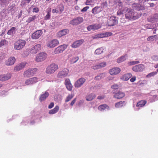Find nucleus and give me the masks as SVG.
Listing matches in <instances>:
<instances>
[{"mask_svg":"<svg viewBox=\"0 0 158 158\" xmlns=\"http://www.w3.org/2000/svg\"><path fill=\"white\" fill-rule=\"evenodd\" d=\"M47 14L44 17V19L45 20L49 19L51 17V10L50 9L49 10H48L47 11Z\"/></svg>","mask_w":158,"mask_h":158,"instance_id":"43","label":"nucleus"},{"mask_svg":"<svg viewBox=\"0 0 158 158\" xmlns=\"http://www.w3.org/2000/svg\"><path fill=\"white\" fill-rule=\"evenodd\" d=\"M69 101V95L68 96L65 100V102L64 105V106L65 109H68L69 107V103L68 102Z\"/></svg>","mask_w":158,"mask_h":158,"instance_id":"41","label":"nucleus"},{"mask_svg":"<svg viewBox=\"0 0 158 158\" xmlns=\"http://www.w3.org/2000/svg\"><path fill=\"white\" fill-rule=\"evenodd\" d=\"M16 60L14 56L10 57L5 62V64L7 66H11L14 64Z\"/></svg>","mask_w":158,"mask_h":158,"instance_id":"12","label":"nucleus"},{"mask_svg":"<svg viewBox=\"0 0 158 158\" xmlns=\"http://www.w3.org/2000/svg\"><path fill=\"white\" fill-rule=\"evenodd\" d=\"M118 5L119 6V8H121V7L122 8H124L123 7L122 3L121 2H118Z\"/></svg>","mask_w":158,"mask_h":158,"instance_id":"64","label":"nucleus"},{"mask_svg":"<svg viewBox=\"0 0 158 158\" xmlns=\"http://www.w3.org/2000/svg\"><path fill=\"white\" fill-rule=\"evenodd\" d=\"M16 29L14 27H12L7 32V34L10 35H13L15 33Z\"/></svg>","mask_w":158,"mask_h":158,"instance_id":"32","label":"nucleus"},{"mask_svg":"<svg viewBox=\"0 0 158 158\" xmlns=\"http://www.w3.org/2000/svg\"><path fill=\"white\" fill-rule=\"evenodd\" d=\"M127 55L122 56L121 57L117 59V62L119 63L126 60L127 58Z\"/></svg>","mask_w":158,"mask_h":158,"instance_id":"33","label":"nucleus"},{"mask_svg":"<svg viewBox=\"0 0 158 158\" xmlns=\"http://www.w3.org/2000/svg\"><path fill=\"white\" fill-rule=\"evenodd\" d=\"M118 23V20L116 19L114 16L110 17L109 19V25L110 26H113L117 24Z\"/></svg>","mask_w":158,"mask_h":158,"instance_id":"22","label":"nucleus"},{"mask_svg":"<svg viewBox=\"0 0 158 158\" xmlns=\"http://www.w3.org/2000/svg\"><path fill=\"white\" fill-rule=\"evenodd\" d=\"M54 104L53 102L51 103L48 106V108L49 109L52 108L54 106Z\"/></svg>","mask_w":158,"mask_h":158,"instance_id":"59","label":"nucleus"},{"mask_svg":"<svg viewBox=\"0 0 158 158\" xmlns=\"http://www.w3.org/2000/svg\"><path fill=\"white\" fill-rule=\"evenodd\" d=\"M47 57V54L44 52H41L37 55L35 60L37 62H41L44 60Z\"/></svg>","mask_w":158,"mask_h":158,"instance_id":"8","label":"nucleus"},{"mask_svg":"<svg viewBox=\"0 0 158 158\" xmlns=\"http://www.w3.org/2000/svg\"><path fill=\"white\" fill-rule=\"evenodd\" d=\"M132 76L131 73H127L121 77V79L123 80L127 81Z\"/></svg>","mask_w":158,"mask_h":158,"instance_id":"31","label":"nucleus"},{"mask_svg":"<svg viewBox=\"0 0 158 158\" xmlns=\"http://www.w3.org/2000/svg\"><path fill=\"white\" fill-rule=\"evenodd\" d=\"M125 95V94L124 93L119 91L114 95V97L117 99H120L123 97Z\"/></svg>","mask_w":158,"mask_h":158,"instance_id":"25","label":"nucleus"},{"mask_svg":"<svg viewBox=\"0 0 158 158\" xmlns=\"http://www.w3.org/2000/svg\"><path fill=\"white\" fill-rule=\"evenodd\" d=\"M136 77L135 76H134L132 78H131L130 80V81L132 82H134L136 80Z\"/></svg>","mask_w":158,"mask_h":158,"instance_id":"63","label":"nucleus"},{"mask_svg":"<svg viewBox=\"0 0 158 158\" xmlns=\"http://www.w3.org/2000/svg\"><path fill=\"white\" fill-rule=\"evenodd\" d=\"M7 93V92L5 91H3L0 93V96H3Z\"/></svg>","mask_w":158,"mask_h":158,"instance_id":"60","label":"nucleus"},{"mask_svg":"<svg viewBox=\"0 0 158 158\" xmlns=\"http://www.w3.org/2000/svg\"><path fill=\"white\" fill-rule=\"evenodd\" d=\"M139 63V61H133L128 62V64L129 65H135L136 64H138Z\"/></svg>","mask_w":158,"mask_h":158,"instance_id":"49","label":"nucleus"},{"mask_svg":"<svg viewBox=\"0 0 158 158\" xmlns=\"http://www.w3.org/2000/svg\"><path fill=\"white\" fill-rule=\"evenodd\" d=\"M118 87V86L117 84H114L111 86V88L113 89H117Z\"/></svg>","mask_w":158,"mask_h":158,"instance_id":"61","label":"nucleus"},{"mask_svg":"<svg viewBox=\"0 0 158 158\" xmlns=\"http://www.w3.org/2000/svg\"><path fill=\"white\" fill-rule=\"evenodd\" d=\"M26 43L23 40H19L16 41L14 44V48L16 50H20L24 48Z\"/></svg>","mask_w":158,"mask_h":158,"instance_id":"2","label":"nucleus"},{"mask_svg":"<svg viewBox=\"0 0 158 158\" xmlns=\"http://www.w3.org/2000/svg\"><path fill=\"white\" fill-rule=\"evenodd\" d=\"M54 100L57 102H60L62 100L61 97L60 95H56L54 97Z\"/></svg>","mask_w":158,"mask_h":158,"instance_id":"42","label":"nucleus"},{"mask_svg":"<svg viewBox=\"0 0 158 158\" xmlns=\"http://www.w3.org/2000/svg\"><path fill=\"white\" fill-rule=\"evenodd\" d=\"M103 50L104 49L102 47L98 48L95 50L94 53L97 55L100 54L103 52Z\"/></svg>","mask_w":158,"mask_h":158,"instance_id":"39","label":"nucleus"},{"mask_svg":"<svg viewBox=\"0 0 158 158\" xmlns=\"http://www.w3.org/2000/svg\"><path fill=\"white\" fill-rule=\"evenodd\" d=\"M48 95L49 93L47 91L43 93L40 96V101L41 102L44 101Z\"/></svg>","mask_w":158,"mask_h":158,"instance_id":"24","label":"nucleus"},{"mask_svg":"<svg viewBox=\"0 0 158 158\" xmlns=\"http://www.w3.org/2000/svg\"><path fill=\"white\" fill-rule=\"evenodd\" d=\"M83 21L82 17H78L76 19H73L71 22V23L73 25H77L80 24Z\"/></svg>","mask_w":158,"mask_h":158,"instance_id":"16","label":"nucleus"},{"mask_svg":"<svg viewBox=\"0 0 158 158\" xmlns=\"http://www.w3.org/2000/svg\"><path fill=\"white\" fill-rule=\"evenodd\" d=\"M8 44V42L5 40L3 39L0 41V47L6 45Z\"/></svg>","mask_w":158,"mask_h":158,"instance_id":"44","label":"nucleus"},{"mask_svg":"<svg viewBox=\"0 0 158 158\" xmlns=\"http://www.w3.org/2000/svg\"><path fill=\"white\" fill-rule=\"evenodd\" d=\"M147 102L145 100H141L138 102L136 105V106L141 107L143 106Z\"/></svg>","mask_w":158,"mask_h":158,"instance_id":"34","label":"nucleus"},{"mask_svg":"<svg viewBox=\"0 0 158 158\" xmlns=\"http://www.w3.org/2000/svg\"><path fill=\"white\" fill-rule=\"evenodd\" d=\"M39 11V10L38 7H35L33 9L32 12H33L37 13Z\"/></svg>","mask_w":158,"mask_h":158,"instance_id":"57","label":"nucleus"},{"mask_svg":"<svg viewBox=\"0 0 158 158\" xmlns=\"http://www.w3.org/2000/svg\"><path fill=\"white\" fill-rule=\"evenodd\" d=\"M156 25L155 24H149L145 25V27L148 29H153L156 27Z\"/></svg>","mask_w":158,"mask_h":158,"instance_id":"40","label":"nucleus"},{"mask_svg":"<svg viewBox=\"0 0 158 158\" xmlns=\"http://www.w3.org/2000/svg\"><path fill=\"white\" fill-rule=\"evenodd\" d=\"M40 80L36 77H34L30 78L25 80V84L26 85H32L37 82Z\"/></svg>","mask_w":158,"mask_h":158,"instance_id":"5","label":"nucleus"},{"mask_svg":"<svg viewBox=\"0 0 158 158\" xmlns=\"http://www.w3.org/2000/svg\"><path fill=\"white\" fill-rule=\"evenodd\" d=\"M42 31L40 30L37 31L32 34L31 37L33 39H37L42 35Z\"/></svg>","mask_w":158,"mask_h":158,"instance_id":"15","label":"nucleus"},{"mask_svg":"<svg viewBox=\"0 0 158 158\" xmlns=\"http://www.w3.org/2000/svg\"><path fill=\"white\" fill-rule=\"evenodd\" d=\"M106 73H100L96 76L95 78V80H99L101 78H104L105 77Z\"/></svg>","mask_w":158,"mask_h":158,"instance_id":"38","label":"nucleus"},{"mask_svg":"<svg viewBox=\"0 0 158 158\" xmlns=\"http://www.w3.org/2000/svg\"><path fill=\"white\" fill-rule=\"evenodd\" d=\"M31 0H23L21 2L20 6H23L27 3H29L30 2Z\"/></svg>","mask_w":158,"mask_h":158,"instance_id":"47","label":"nucleus"},{"mask_svg":"<svg viewBox=\"0 0 158 158\" xmlns=\"http://www.w3.org/2000/svg\"><path fill=\"white\" fill-rule=\"evenodd\" d=\"M98 38H102L105 37V35L104 34H98Z\"/></svg>","mask_w":158,"mask_h":158,"instance_id":"62","label":"nucleus"},{"mask_svg":"<svg viewBox=\"0 0 158 158\" xmlns=\"http://www.w3.org/2000/svg\"><path fill=\"white\" fill-rule=\"evenodd\" d=\"M58 69V65L53 63L47 67L46 69V72L48 74H50L54 73Z\"/></svg>","mask_w":158,"mask_h":158,"instance_id":"3","label":"nucleus"},{"mask_svg":"<svg viewBox=\"0 0 158 158\" xmlns=\"http://www.w3.org/2000/svg\"><path fill=\"white\" fill-rule=\"evenodd\" d=\"M93 0H87L85 2V4L87 5H89L92 3Z\"/></svg>","mask_w":158,"mask_h":158,"instance_id":"53","label":"nucleus"},{"mask_svg":"<svg viewBox=\"0 0 158 158\" xmlns=\"http://www.w3.org/2000/svg\"><path fill=\"white\" fill-rule=\"evenodd\" d=\"M64 10V6L62 4H60L57 7L52 10V13H61Z\"/></svg>","mask_w":158,"mask_h":158,"instance_id":"11","label":"nucleus"},{"mask_svg":"<svg viewBox=\"0 0 158 158\" xmlns=\"http://www.w3.org/2000/svg\"><path fill=\"white\" fill-rule=\"evenodd\" d=\"M67 47V45L65 44L60 46L55 49L54 51V53L55 54L61 53Z\"/></svg>","mask_w":158,"mask_h":158,"instance_id":"7","label":"nucleus"},{"mask_svg":"<svg viewBox=\"0 0 158 158\" xmlns=\"http://www.w3.org/2000/svg\"><path fill=\"white\" fill-rule=\"evenodd\" d=\"M10 0H0V4L2 6L7 5Z\"/></svg>","mask_w":158,"mask_h":158,"instance_id":"37","label":"nucleus"},{"mask_svg":"<svg viewBox=\"0 0 158 158\" xmlns=\"http://www.w3.org/2000/svg\"><path fill=\"white\" fill-rule=\"evenodd\" d=\"M95 97V95L94 94H90L86 97V100L88 101H90L92 100Z\"/></svg>","mask_w":158,"mask_h":158,"instance_id":"35","label":"nucleus"},{"mask_svg":"<svg viewBox=\"0 0 158 158\" xmlns=\"http://www.w3.org/2000/svg\"><path fill=\"white\" fill-rule=\"evenodd\" d=\"M145 68L143 64H140L133 66L132 69L135 72H141L144 70Z\"/></svg>","mask_w":158,"mask_h":158,"instance_id":"14","label":"nucleus"},{"mask_svg":"<svg viewBox=\"0 0 158 158\" xmlns=\"http://www.w3.org/2000/svg\"><path fill=\"white\" fill-rule=\"evenodd\" d=\"M69 72L67 69H64L61 71H60L57 75V77L62 78L65 77L68 74Z\"/></svg>","mask_w":158,"mask_h":158,"instance_id":"9","label":"nucleus"},{"mask_svg":"<svg viewBox=\"0 0 158 158\" xmlns=\"http://www.w3.org/2000/svg\"><path fill=\"white\" fill-rule=\"evenodd\" d=\"M59 44L58 40L56 39H53L48 41L47 43V46L51 48L55 47Z\"/></svg>","mask_w":158,"mask_h":158,"instance_id":"6","label":"nucleus"},{"mask_svg":"<svg viewBox=\"0 0 158 158\" xmlns=\"http://www.w3.org/2000/svg\"><path fill=\"white\" fill-rule=\"evenodd\" d=\"M151 59L155 61H158V56L156 55H154L152 56L151 57Z\"/></svg>","mask_w":158,"mask_h":158,"instance_id":"51","label":"nucleus"},{"mask_svg":"<svg viewBox=\"0 0 158 158\" xmlns=\"http://www.w3.org/2000/svg\"><path fill=\"white\" fill-rule=\"evenodd\" d=\"M101 27V26L100 24H94L88 26L87 29L89 31L91 30L94 31L100 29Z\"/></svg>","mask_w":158,"mask_h":158,"instance_id":"10","label":"nucleus"},{"mask_svg":"<svg viewBox=\"0 0 158 158\" xmlns=\"http://www.w3.org/2000/svg\"><path fill=\"white\" fill-rule=\"evenodd\" d=\"M64 85H65L67 89L69 90V79L66 78L64 82Z\"/></svg>","mask_w":158,"mask_h":158,"instance_id":"46","label":"nucleus"},{"mask_svg":"<svg viewBox=\"0 0 158 158\" xmlns=\"http://www.w3.org/2000/svg\"><path fill=\"white\" fill-rule=\"evenodd\" d=\"M98 109L101 111H103L104 110H108L109 109V108L106 104H104L99 106L98 107Z\"/></svg>","mask_w":158,"mask_h":158,"instance_id":"26","label":"nucleus"},{"mask_svg":"<svg viewBox=\"0 0 158 158\" xmlns=\"http://www.w3.org/2000/svg\"><path fill=\"white\" fill-rule=\"evenodd\" d=\"M89 6H86L83 8L82 10H81V12H85L89 9Z\"/></svg>","mask_w":158,"mask_h":158,"instance_id":"56","label":"nucleus"},{"mask_svg":"<svg viewBox=\"0 0 158 158\" xmlns=\"http://www.w3.org/2000/svg\"><path fill=\"white\" fill-rule=\"evenodd\" d=\"M125 104L126 103L125 102H120L115 104V107L117 108H120L124 106Z\"/></svg>","mask_w":158,"mask_h":158,"instance_id":"36","label":"nucleus"},{"mask_svg":"<svg viewBox=\"0 0 158 158\" xmlns=\"http://www.w3.org/2000/svg\"><path fill=\"white\" fill-rule=\"evenodd\" d=\"M158 40V35H154L149 36L147 38V40L148 41L152 42Z\"/></svg>","mask_w":158,"mask_h":158,"instance_id":"28","label":"nucleus"},{"mask_svg":"<svg viewBox=\"0 0 158 158\" xmlns=\"http://www.w3.org/2000/svg\"><path fill=\"white\" fill-rule=\"evenodd\" d=\"M157 74V72L156 71L152 72L148 74L146 77L148 78H150L155 76Z\"/></svg>","mask_w":158,"mask_h":158,"instance_id":"45","label":"nucleus"},{"mask_svg":"<svg viewBox=\"0 0 158 158\" xmlns=\"http://www.w3.org/2000/svg\"><path fill=\"white\" fill-rule=\"evenodd\" d=\"M125 15L127 19L133 20L137 19L140 17L141 15L138 14L132 9L127 8V10H126Z\"/></svg>","mask_w":158,"mask_h":158,"instance_id":"1","label":"nucleus"},{"mask_svg":"<svg viewBox=\"0 0 158 158\" xmlns=\"http://www.w3.org/2000/svg\"><path fill=\"white\" fill-rule=\"evenodd\" d=\"M36 18V16L34 15L33 16H32V17H29L27 20V22L28 23H30L31 22L34 20Z\"/></svg>","mask_w":158,"mask_h":158,"instance_id":"48","label":"nucleus"},{"mask_svg":"<svg viewBox=\"0 0 158 158\" xmlns=\"http://www.w3.org/2000/svg\"><path fill=\"white\" fill-rule=\"evenodd\" d=\"M84 42L83 40H80L74 42L71 46L73 48H77L80 46Z\"/></svg>","mask_w":158,"mask_h":158,"instance_id":"20","label":"nucleus"},{"mask_svg":"<svg viewBox=\"0 0 158 158\" xmlns=\"http://www.w3.org/2000/svg\"><path fill=\"white\" fill-rule=\"evenodd\" d=\"M85 81V79L84 78H81L78 79L75 83L76 87L79 88L81 86Z\"/></svg>","mask_w":158,"mask_h":158,"instance_id":"17","label":"nucleus"},{"mask_svg":"<svg viewBox=\"0 0 158 158\" xmlns=\"http://www.w3.org/2000/svg\"><path fill=\"white\" fill-rule=\"evenodd\" d=\"M59 107L58 106H56L55 108L49 111V114H53L56 113L59 110Z\"/></svg>","mask_w":158,"mask_h":158,"instance_id":"30","label":"nucleus"},{"mask_svg":"<svg viewBox=\"0 0 158 158\" xmlns=\"http://www.w3.org/2000/svg\"><path fill=\"white\" fill-rule=\"evenodd\" d=\"M11 76L10 73H8L6 75H2L0 76V81H5L10 79Z\"/></svg>","mask_w":158,"mask_h":158,"instance_id":"21","label":"nucleus"},{"mask_svg":"<svg viewBox=\"0 0 158 158\" xmlns=\"http://www.w3.org/2000/svg\"><path fill=\"white\" fill-rule=\"evenodd\" d=\"M98 65L100 69L106 66V63L105 62H102L100 63L99 64H98Z\"/></svg>","mask_w":158,"mask_h":158,"instance_id":"52","label":"nucleus"},{"mask_svg":"<svg viewBox=\"0 0 158 158\" xmlns=\"http://www.w3.org/2000/svg\"><path fill=\"white\" fill-rule=\"evenodd\" d=\"M153 18L155 20V21H158V14H156L154 15L153 16Z\"/></svg>","mask_w":158,"mask_h":158,"instance_id":"54","label":"nucleus"},{"mask_svg":"<svg viewBox=\"0 0 158 158\" xmlns=\"http://www.w3.org/2000/svg\"><path fill=\"white\" fill-rule=\"evenodd\" d=\"M92 68L94 69H100L98 64L93 65L91 67Z\"/></svg>","mask_w":158,"mask_h":158,"instance_id":"55","label":"nucleus"},{"mask_svg":"<svg viewBox=\"0 0 158 158\" xmlns=\"http://www.w3.org/2000/svg\"><path fill=\"white\" fill-rule=\"evenodd\" d=\"M41 47V45L39 44L35 45L31 48V52L33 54L36 53L40 50Z\"/></svg>","mask_w":158,"mask_h":158,"instance_id":"18","label":"nucleus"},{"mask_svg":"<svg viewBox=\"0 0 158 158\" xmlns=\"http://www.w3.org/2000/svg\"><path fill=\"white\" fill-rule=\"evenodd\" d=\"M135 6H136L135 9L136 10H142L143 9V7L142 6H141L140 7H139V4H135Z\"/></svg>","mask_w":158,"mask_h":158,"instance_id":"50","label":"nucleus"},{"mask_svg":"<svg viewBox=\"0 0 158 158\" xmlns=\"http://www.w3.org/2000/svg\"><path fill=\"white\" fill-rule=\"evenodd\" d=\"M101 8L99 6H96L93 8L92 10V13L94 15L99 13L101 11Z\"/></svg>","mask_w":158,"mask_h":158,"instance_id":"29","label":"nucleus"},{"mask_svg":"<svg viewBox=\"0 0 158 158\" xmlns=\"http://www.w3.org/2000/svg\"><path fill=\"white\" fill-rule=\"evenodd\" d=\"M26 64L25 62H22L18 64L15 67L14 69V71L15 72H17L21 70L25 67Z\"/></svg>","mask_w":158,"mask_h":158,"instance_id":"19","label":"nucleus"},{"mask_svg":"<svg viewBox=\"0 0 158 158\" xmlns=\"http://www.w3.org/2000/svg\"><path fill=\"white\" fill-rule=\"evenodd\" d=\"M37 69L35 68H29L25 71L23 73L24 77H29L33 76L36 74Z\"/></svg>","mask_w":158,"mask_h":158,"instance_id":"4","label":"nucleus"},{"mask_svg":"<svg viewBox=\"0 0 158 158\" xmlns=\"http://www.w3.org/2000/svg\"><path fill=\"white\" fill-rule=\"evenodd\" d=\"M127 10V7L119 8V10L117 12V15H120L126 13V10Z\"/></svg>","mask_w":158,"mask_h":158,"instance_id":"27","label":"nucleus"},{"mask_svg":"<svg viewBox=\"0 0 158 158\" xmlns=\"http://www.w3.org/2000/svg\"><path fill=\"white\" fill-rule=\"evenodd\" d=\"M121 69L118 67H114L110 69L109 72L111 75H114L118 74L120 72Z\"/></svg>","mask_w":158,"mask_h":158,"instance_id":"13","label":"nucleus"},{"mask_svg":"<svg viewBox=\"0 0 158 158\" xmlns=\"http://www.w3.org/2000/svg\"><path fill=\"white\" fill-rule=\"evenodd\" d=\"M68 32V29H64L59 31L57 33L56 35L58 37H61L62 36L66 35Z\"/></svg>","mask_w":158,"mask_h":158,"instance_id":"23","label":"nucleus"},{"mask_svg":"<svg viewBox=\"0 0 158 158\" xmlns=\"http://www.w3.org/2000/svg\"><path fill=\"white\" fill-rule=\"evenodd\" d=\"M112 34L110 32H106L105 34V36H109L112 35Z\"/></svg>","mask_w":158,"mask_h":158,"instance_id":"58","label":"nucleus"}]
</instances>
